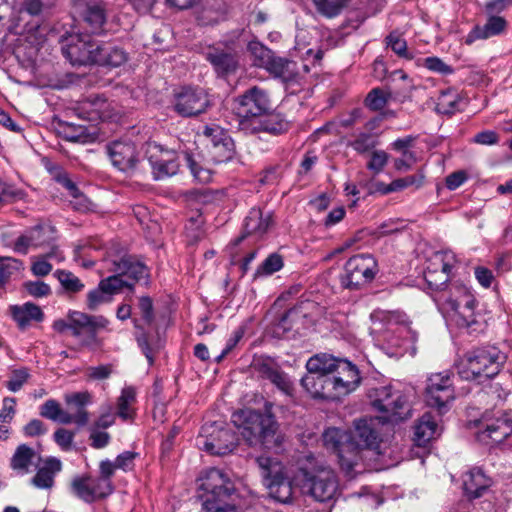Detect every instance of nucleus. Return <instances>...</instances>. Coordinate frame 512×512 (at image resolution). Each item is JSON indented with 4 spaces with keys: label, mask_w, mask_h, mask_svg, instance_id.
I'll return each mask as SVG.
<instances>
[{
    "label": "nucleus",
    "mask_w": 512,
    "mask_h": 512,
    "mask_svg": "<svg viewBox=\"0 0 512 512\" xmlns=\"http://www.w3.org/2000/svg\"><path fill=\"white\" fill-rule=\"evenodd\" d=\"M141 156L149 161L155 180L176 175L180 167L179 160L181 156L196 180L206 183L211 177L209 170L200 165L198 155L194 153L178 152L174 149L165 148L156 142L148 141L141 146L136 157H130V169L140 162Z\"/></svg>",
    "instance_id": "nucleus-1"
},
{
    "label": "nucleus",
    "mask_w": 512,
    "mask_h": 512,
    "mask_svg": "<svg viewBox=\"0 0 512 512\" xmlns=\"http://www.w3.org/2000/svg\"><path fill=\"white\" fill-rule=\"evenodd\" d=\"M507 361V354L495 345L473 348L456 362L459 376L466 381L484 383L496 377Z\"/></svg>",
    "instance_id": "nucleus-2"
},
{
    "label": "nucleus",
    "mask_w": 512,
    "mask_h": 512,
    "mask_svg": "<svg viewBox=\"0 0 512 512\" xmlns=\"http://www.w3.org/2000/svg\"><path fill=\"white\" fill-rule=\"evenodd\" d=\"M266 405L267 413L246 409L234 413L233 422L241 429L240 433L250 446H260L265 449L278 448L281 437L277 433L278 425Z\"/></svg>",
    "instance_id": "nucleus-3"
},
{
    "label": "nucleus",
    "mask_w": 512,
    "mask_h": 512,
    "mask_svg": "<svg viewBox=\"0 0 512 512\" xmlns=\"http://www.w3.org/2000/svg\"><path fill=\"white\" fill-rule=\"evenodd\" d=\"M432 297L439 310L450 316L459 327L470 328L476 324V299L463 283L449 282Z\"/></svg>",
    "instance_id": "nucleus-4"
},
{
    "label": "nucleus",
    "mask_w": 512,
    "mask_h": 512,
    "mask_svg": "<svg viewBox=\"0 0 512 512\" xmlns=\"http://www.w3.org/2000/svg\"><path fill=\"white\" fill-rule=\"evenodd\" d=\"M297 477L302 491L318 502H330L339 492L335 472L313 455L307 456L306 464L299 468Z\"/></svg>",
    "instance_id": "nucleus-5"
},
{
    "label": "nucleus",
    "mask_w": 512,
    "mask_h": 512,
    "mask_svg": "<svg viewBox=\"0 0 512 512\" xmlns=\"http://www.w3.org/2000/svg\"><path fill=\"white\" fill-rule=\"evenodd\" d=\"M371 406L379 413L382 424H397L411 417L406 394L391 385L370 388L367 392Z\"/></svg>",
    "instance_id": "nucleus-6"
},
{
    "label": "nucleus",
    "mask_w": 512,
    "mask_h": 512,
    "mask_svg": "<svg viewBox=\"0 0 512 512\" xmlns=\"http://www.w3.org/2000/svg\"><path fill=\"white\" fill-rule=\"evenodd\" d=\"M91 394L87 391L66 394V404L75 412L69 413L62 409L60 403L55 399L46 400L39 408L41 417L58 422L64 425L76 424L79 427L85 426L89 421V413L86 406L91 403Z\"/></svg>",
    "instance_id": "nucleus-7"
},
{
    "label": "nucleus",
    "mask_w": 512,
    "mask_h": 512,
    "mask_svg": "<svg viewBox=\"0 0 512 512\" xmlns=\"http://www.w3.org/2000/svg\"><path fill=\"white\" fill-rule=\"evenodd\" d=\"M200 497L203 501V509L215 508V506H229L236 492L234 483L229 476L217 468L205 470L198 478Z\"/></svg>",
    "instance_id": "nucleus-8"
},
{
    "label": "nucleus",
    "mask_w": 512,
    "mask_h": 512,
    "mask_svg": "<svg viewBox=\"0 0 512 512\" xmlns=\"http://www.w3.org/2000/svg\"><path fill=\"white\" fill-rule=\"evenodd\" d=\"M108 269L114 274L102 279L98 286L87 293L86 305L90 311L97 310L101 305L110 303L112 297L128 286V260L123 255L108 261Z\"/></svg>",
    "instance_id": "nucleus-9"
},
{
    "label": "nucleus",
    "mask_w": 512,
    "mask_h": 512,
    "mask_svg": "<svg viewBox=\"0 0 512 512\" xmlns=\"http://www.w3.org/2000/svg\"><path fill=\"white\" fill-rule=\"evenodd\" d=\"M108 319L102 315H89L79 311H72L66 320H56L53 328L59 333L70 332L73 336L82 338V344L89 347H98L97 332L105 329Z\"/></svg>",
    "instance_id": "nucleus-10"
},
{
    "label": "nucleus",
    "mask_w": 512,
    "mask_h": 512,
    "mask_svg": "<svg viewBox=\"0 0 512 512\" xmlns=\"http://www.w3.org/2000/svg\"><path fill=\"white\" fill-rule=\"evenodd\" d=\"M130 318H132L134 324V336L137 345L147 358L149 365H152L154 358L150 335L155 320L153 299L148 295L136 297L133 305H130Z\"/></svg>",
    "instance_id": "nucleus-11"
},
{
    "label": "nucleus",
    "mask_w": 512,
    "mask_h": 512,
    "mask_svg": "<svg viewBox=\"0 0 512 512\" xmlns=\"http://www.w3.org/2000/svg\"><path fill=\"white\" fill-rule=\"evenodd\" d=\"M373 323L372 331L378 334V339L383 341L387 348L407 350L406 337L409 336L412 342L417 340V333L409 327L399 326L392 320L391 315L384 311H374L371 313Z\"/></svg>",
    "instance_id": "nucleus-12"
},
{
    "label": "nucleus",
    "mask_w": 512,
    "mask_h": 512,
    "mask_svg": "<svg viewBox=\"0 0 512 512\" xmlns=\"http://www.w3.org/2000/svg\"><path fill=\"white\" fill-rule=\"evenodd\" d=\"M378 271V264L373 255L357 254L346 261L340 283L346 289L357 290L370 283Z\"/></svg>",
    "instance_id": "nucleus-13"
},
{
    "label": "nucleus",
    "mask_w": 512,
    "mask_h": 512,
    "mask_svg": "<svg viewBox=\"0 0 512 512\" xmlns=\"http://www.w3.org/2000/svg\"><path fill=\"white\" fill-rule=\"evenodd\" d=\"M62 53L74 66L97 64L101 61V46L87 34L70 35L63 41Z\"/></svg>",
    "instance_id": "nucleus-14"
},
{
    "label": "nucleus",
    "mask_w": 512,
    "mask_h": 512,
    "mask_svg": "<svg viewBox=\"0 0 512 512\" xmlns=\"http://www.w3.org/2000/svg\"><path fill=\"white\" fill-rule=\"evenodd\" d=\"M197 442L202 450L223 456L231 453L237 446L238 437L230 428L222 425H205Z\"/></svg>",
    "instance_id": "nucleus-15"
},
{
    "label": "nucleus",
    "mask_w": 512,
    "mask_h": 512,
    "mask_svg": "<svg viewBox=\"0 0 512 512\" xmlns=\"http://www.w3.org/2000/svg\"><path fill=\"white\" fill-rule=\"evenodd\" d=\"M270 108V100L265 90L253 86L234 100L233 111L238 117V129L245 120L260 118Z\"/></svg>",
    "instance_id": "nucleus-16"
},
{
    "label": "nucleus",
    "mask_w": 512,
    "mask_h": 512,
    "mask_svg": "<svg viewBox=\"0 0 512 512\" xmlns=\"http://www.w3.org/2000/svg\"><path fill=\"white\" fill-rule=\"evenodd\" d=\"M325 445L337 452L341 469L348 477H353L355 467L359 464L361 457L354 443L348 442L350 436L337 428H329L323 434Z\"/></svg>",
    "instance_id": "nucleus-17"
},
{
    "label": "nucleus",
    "mask_w": 512,
    "mask_h": 512,
    "mask_svg": "<svg viewBox=\"0 0 512 512\" xmlns=\"http://www.w3.org/2000/svg\"><path fill=\"white\" fill-rule=\"evenodd\" d=\"M512 434V420L502 411H497L490 416H483L482 426L477 432V440L488 446L502 443Z\"/></svg>",
    "instance_id": "nucleus-18"
},
{
    "label": "nucleus",
    "mask_w": 512,
    "mask_h": 512,
    "mask_svg": "<svg viewBox=\"0 0 512 512\" xmlns=\"http://www.w3.org/2000/svg\"><path fill=\"white\" fill-rule=\"evenodd\" d=\"M210 105L209 95L199 87H183L174 95L173 108L182 117L198 116Z\"/></svg>",
    "instance_id": "nucleus-19"
},
{
    "label": "nucleus",
    "mask_w": 512,
    "mask_h": 512,
    "mask_svg": "<svg viewBox=\"0 0 512 512\" xmlns=\"http://www.w3.org/2000/svg\"><path fill=\"white\" fill-rule=\"evenodd\" d=\"M425 392L426 403L443 413L446 406L455 398L451 373L444 371L431 374L427 379Z\"/></svg>",
    "instance_id": "nucleus-20"
},
{
    "label": "nucleus",
    "mask_w": 512,
    "mask_h": 512,
    "mask_svg": "<svg viewBox=\"0 0 512 512\" xmlns=\"http://www.w3.org/2000/svg\"><path fill=\"white\" fill-rule=\"evenodd\" d=\"M71 492L86 503L105 498L112 493V485L105 479L91 476H77L71 482Z\"/></svg>",
    "instance_id": "nucleus-21"
},
{
    "label": "nucleus",
    "mask_w": 512,
    "mask_h": 512,
    "mask_svg": "<svg viewBox=\"0 0 512 512\" xmlns=\"http://www.w3.org/2000/svg\"><path fill=\"white\" fill-rule=\"evenodd\" d=\"M290 123L279 113L263 114L254 120H245L241 124V131L246 134L268 133L273 136L286 133Z\"/></svg>",
    "instance_id": "nucleus-22"
},
{
    "label": "nucleus",
    "mask_w": 512,
    "mask_h": 512,
    "mask_svg": "<svg viewBox=\"0 0 512 512\" xmlns=\"http://www.w3.org/2000/svg\"><path fill=\"white\" fill-rule=\"evenodd\" d=\"M339 398L353 392L360 384L361 377L355 364L347 359H340L334 372L331 374Z\"/></svg>",
    "instance_id": "nucleus-23"
},
{
    "label": "nucleus",
    "mask_w": 512,
    "mask_h": 512,
    "mask_svg": "<svg viewBox=\"0 0 512 512\" xmlns=\"http://www.w3.org/2000/svg\"><path fill=\"white\" fill-rule=\"evenodd\" d=\"M301 385L315 399H340L329 375L308 372L302 377Z\"/></svg>",
    "instance_id": "nucleus-24"
},
{
    "label": "nucleus",
    "mask_w": 512,
    "mask_h": 512,
    "mask_svg": "<svg viewBox=\"0 0 512 512\" xmlns=\"http://www.w3.org/2000/svg\"><path fill=\"white\" fill-rule=\"evenodd\" d=\"M508 27V22L504 17L491 15L487 18L484 25H475L465 37L467 45L473 44L477 40H486L491 37L503 34Z\"/></svg>",
    "instance_id": "nucleus-25"
},
{
    "label": "nucleus",
    "mask_w": 512,
    "mask_h": 512,
    "mask_svg": "<svg viewBox=\"0 0 512 512\" xmlns=\"http://www.w3.org/2000/svg\"><path fill=\"white\" fill-rule=\"evenodd\" d=\"M258 371L263 378L268 379L286 396H294L295 389L292 380L289 375L282 371L275 363L272 361H264L259 364Z\"/></svg>",
    "instance_id": "nucleus-26"
},
{
    "label": "nucleus",
    "mask_w": 512,
    "mask_h": 512,
    "mask_svg": "<svg viewBox=\"0 0 512 512\" xmlns=\"http://www.w3.org/2000/svg\"><path fill=\"white\" fill-rule=\"evenodd\" d=\"M273 223L272 212H264L260 208L253 207L244 220V234L245 236L253 235L261 238L268 232Z\"/></svg>",
    "instance_id": "nucleus-27"
},
{
    "label": "nucleus",
    "mask_w": 512,
    "mask_h": 512,
    "mask_svg": "<svg viewBox=\"0 0 512 512\" xmlns=\"http://www.w3.org/2000/svg\"><path fill=\"white\" fill-rule=\"evenodd\" d=\"M61 469V461L55 457H49L44 461V465L37 470L31 479V484L38 489H51L54 486V477Z\"/></svg>",
    "instance_id": "nucleus-28"
},
{
    "label": "nucleus",
    "mask_w": 512,
    "mask_h": 512,
    "mask_svg": "<svg viewBox=\"0 0 512 512\" xmlns=\"http://www.w3.org/2000/svg\"><path fill=\"white\" fill-rule=\"evenodd\" d=\"M491 485V480L479 468H473L463 476V489L470 498H478Z\"/></svg>",
    "instance_id": "nucleus-29"
},
{
    "label": "nucleus",
    "mask_w": 512,
    "mask_h": 512,
    "mask_svg": "<svg viewBox=\"0 0 512 512\" xmlns=\"http://www.w3.org/2000/svg\"><path fill=\"white\" fill-rule=\"evenodd\" d=\"M206 59L212 64L219 75H227L236 71L238 67L237 56L221 49H212L206 54Z\"/></svg>",
    "instance_id": "nucleus-30"
},
{
    "label": "nucleus",
    "mask_w": 512,
    "mask_h": 512,
    "mask_svg": "<svg viewBox=\"0 0 512 512\" xmlns=\"http://www.w3.org/2000/svg\"><path fill=\"white\" fill-rule=\"evenodd\" d=\"M353 439L356 442L354 447L357 448L360 457V447L371 448L377 445L379 441V435L378 432L372 427V420H356Z\"/></svg>",
    "instance_id": "nucleus-31"
},
{
    "label": "nucleus",
    "mask_w": 512,
    "mask_h": 512,
    "mask_svg": "<svg viewBox=\"0 0 512 512\" xmlns=\"http://www.w3.org/2000/svg\"><path fill=\"white\" fill-rule=\"evenodd\" d=\"M270 74L276 78H280L284 82L294 81L298 76L297 63L275 55L265 68Z\"/></svg>",
    "instance_id": "nucleus-32"
},
{
    "label": "nucleus",
    "mask_w": 512,
    "mask_h": 512,
    "mask_svg": "<svg viewBox=\"0 0 512 512\" xmlns=\"http://www.w3.org/2000/svg\"><path fill=\"white\" fill-rule=\"evenodd\" d=\"M269 494L275 500L281 503H288L292 498V485L290 481L283 476L282 473L273 474V478L265 482Z\"/></svg>",
    "instance_id": "nucleus-33"
},
{
    "label": "nucleus",
    "mask_w": 512,
    "mask_h": 512,
    "mask_svg": "<svg viewBox=\"0 0 512 512\" xmlns=\"http://www.w3.org/2000/svg\"><path fill=\"white\" fill-rule=\"evenodd\" d=\"M47 232H52V228L37 227L31 230L29 235L20 236L14 244V251L20 254H27L30 246L39 247L49 244L48 240L42 238Z\"/></svg>",
    "instance_id": "nucleus-34"
},
{
    "label": "nucleus",
    "mask_w": 512,
    "mask_h": 512,
    "mask_svg": "<svg viewBox=\"0 0 512 512\" xmlns=\"http://www.w3.org/2000/svg\"><path fill=\"white\" fill-rule=\"evenodd\" d=\"M55 0H23L18 9V18L16 26L23 20V15L28 14L32 17H45L49 15L54 7Z\"/></svg>",
    "instance_id": "nucleus-35"
},
{
    "label": "nucleus",
    "mask_w": 512,
    "mask_h": 512,
    "mask_svg": "<svg viewBox=\"0 0 512 512\" xmlns=\"http://www.w3.org/2000/svg\"><path fill=\"white\" fill-rule=\"evenodd\" d=\"M437 433V423L430 413H425L415 425L414 441L425 446Z\"/></svg>",
    "instance_id": "nucleus-36"
},
{
    "label": "nucleus",
    "mask_w": 512,
    "mask_h": 512,
    "mask_svg": "<svg viewBox=\"0 0 512 512\" xmlns=\"http://www.w3.org/2000/svg\"><path fill=\"white\" fill-rule=\"evenodd\" d=\"M340 359L326 353L316 354L308 359L306 369L309 373L331 376Z\"/></svg>",
    "instance_id": "nucleus-37"
},
{
    "label": "nucleus",
    "mask_w": 512,
    "mask_h": 512,
    "mask_svg": "<svg viewBox=\"0 0 512 512\" xmlns=\"http://www.w3.org/2000/svg\"><path fill=\"white\" fill-rule=\"evenodd\" d=\"M135 284L145 288L149 287L151 271L142 260L130 257V294L135 293Z\"/></svg>",
    "instance_id": "nucleus-38"
},
{
    "label": "nucleus",
    "mask_w": 512,
    "mask_h": 512,
    "mask_svg": "<svg viewBox=\"0 0 512 512\" xmlns=\"http://www.w3.org/2000/svg\"><path fill=\"white\" fill-rule=\"evenodd\" d=\"M106 149L112 165L119 171L125 172L128 169L127 140H114L106 146Z\"/></svg>",
    "instance_id": "nucleus-39"
},
{
    "label": "nucleus",
    "mask_w": 512,
    "mask_h": 512,
    "mask_svg": "<svg viewBox=\"0 0 512 512\" xmlns=\"http://www.w3.org/2000/svg\"><path fill=\"white\" fill-rule=\"evenodd\" d=\"M456 263V257L451 251H437L428 259L424 272L441 271L451 274Z\"/></svg>",
    "instance_id": "nucleus-40"
},
{
    "label": "nucleus",
    "mask_w": 512,
    "mask_h": 512,
    "mask_svg": "<svg viewBox=\"0 0 512 512\" xmlns=\"http://www.w3.org/2000/svg\"><path fill=\"white\" fill-rule=\"evenodd\" d=\"M12 316L20 327H26L30 321L40 322L44 318V314L39 306L27 302L22 306L12 307Z\"/></svg>",
    "instance_id": "nucleus-41"
},
{
    "label": "nucleus",
    "mask_w": 512,
    "mask_h": 512,
    "mask_svg": "<svg viewBox=\"0 0 512 512\" xmlns=\"http://www.w3.org/2000/svg\"><path fill=\"white\" fill-rule=\"evenodd\" d=\"M86 24L89 33L100 35L107 31L106 15L103 6H99L92 10L80 14Z\"/></svg>",
    "instance_id": "nucleus-42"
},
{
    "label": "nucleus",
    "mask_w": 512,
    "mask_h": 512,
    "mask_svg": "<svg viewBox=\"0 0 512 512\" xmlns=\"http://www.w3.org/2000/svg\"><path fill=\"white\" fill-rule=\"evenodd\" d=\"M34 456L33 448L27 444H20L10 459V467L21 474H25L28 472Z\"/></svg>",
    "instance_id": "nucleus-43"
},
{
    "label": "nucleus",
    "mask_w": 512,
    "mask_h": 512,
    "mask_svg": "<svg viewBox=\"0 0 512 512\" xmlns=\"http://www.w3.org/2000/svg\"><path fill=\"white\" fill-rule=\"evenodd\" d=\"M247 50L253 59V64L264 69L267 67L274 56L272 50L257 40L250 41L248 43Z\"/></svg>",
    "instance_id": "nucleus-44"
},
{
    "label": "nucleus",
    "mask_w": 512,
    "mask_h": 512,
    "mask_svg": "<svg viewBox=\"0 0 512 512\" xmlns=\"http://www.w3.org/2000/svg\"><path fill=\"white\" fill-rule=\"evenodd\" d=\"M235 144L233 139L216 146H210L209 154L215 164L226 163L235 156Z\"/></svg>",
    "instance_id": "nucleus-45"
},
{
    "label": "nucleus",
    "mask_w": 512,
    "mask_h": 512,
    "mask_svg": "<svg viewBox=\"0 0 512 512\" xmlns=\"http://www.w3.org/2000/svg\"><path fill=\"white\" fill-rule=\"evenodd\" d=\"M22 269V262L9 256H0V287H5L12 276Z\"/></svg>",
    "instance_id": "nucleus-46"
},
{
    "label": "nucleus",
    "mask_w": 512,
    "mask_h": 512,
    "mask_svg": "<svg viewBox=\"0 0 512 512\" xmlns=\"http://www.w3.org/2000/svg\"><path fill=\"white\" fill-rule=\"evenodd\" d=\"M391 99V93L380 87L373 88L367 94L364 104L371 111L377 112L382 110Z\"/></svg>",
    "instance_id": "nucleus-47"
},
{
    "label": "nucleus",
    "mask_w": 512,
    "mask_h": 512,
    "mask_svg": "<svg viewBox=\"0 0 512 512\" xmlns=\"http://www.w3.org/2000/svg\"><path fill=\"white\" fill-rule=\"evenodd\" d=\"M54 277L67 293H78L85 287L84 283L68 270L58 269L54 272Z\"/></svg>",
    "instance_id": "nucleus-48"
},
{
    "label": "nucleus",
    "mask_w": 512,
    "mask_h": 512,
    "mask_svg": "<svg viewBox=\"0 0 512 512\" xmlns=\"http://www.w3.org/2000/svg\"><path fill=\"white\" fill-rule=\"evenodd\" d=\"M317 12L326 18L338 16L347 0H312Z\"/></svg>",
    "instance_id": "nucleus-49"
},
{
    "label": "nucleus",
    "mask_w": 512,
    "mask_h": 512,
    "mask_svg": "<svg viewBox=\"0 0 512 512\" xmlns=\"http://www.w3.org/2000/svg\"><path fill=\"white\" fill-rule=\"evenodd\" d=\"M376 136L368 132H360L355 138L347 143L356 152L363 154L377 146Z\"/></svg>",
    "instance_id": "nucleus-50"
},
{
    "label": "nucleus",
    "mask_w": 512,
    "mask_h": 512,
    "mask_svg": "<svg viewBox=\"0 0 512 512\" xmlns=\"http://www.w3.org/2000/svg\"><path fill=\"white\" fill-rule=\"evenodd\" d=\"M458 95L452 91H444L440 94L436 103V111L440 114L450 115L456 111Z\"/></svg>",
    "instance_id": "nucleus-51"
},
{
    "label": "nucleus",
    "mask_w": 512,
    "mask_h": 512,
    "mask_svg": "<svg viewBox=\"0 0 512 512\" xmlns=\"http://www.w3.org/2000/svg\"><path fill=\"white\" fill-rule=\"evenodd\" d=\"M255 461L261 471L264 483L272 479L273 474L278 475L282 473L279 463L270 457L260 456L257 457Z\"/></svg>",
    "instance_id": "nucleus-52"
},
{
    "label": "nucleus",
    "mask_w": 512,
    "mask_h": 512,
    "mask_svg": "<svg viewBox=\"0 0 512 512\" xmlns=\"http://www.w3.org/2000/svg\"><path fill=\"white\" fill-rule=\"evenodd\" d=\"M101 58L97 64L118 67L126 61L127 56L123 49L113 48L108 51L107 48L101 47Z\"/></svg>",
    "instance_id": "nucleus-53"
},
{
    "label": "nucleus",
    "mask_w": 512,
    "mask_h": 512,
    "mask_svg": "<svg viewBox=\"0 0 512 512\" xmlns=\"http://www.w3.org/2000/svg\"><path fill=\"white\" fill-rule=\"evenodd\" d=\"M283 267V258L277 253L269 255L256 270V276H268Z\"/></svg>",
    "instance_id": "nucleus-54"
},
{
    "label": "nucleus",
    "mask_w": 512,
    "mask_h": 512,
    "mask_svg": "<svg viewBox=\"0 0 512 512\" xmlns=\"http://www.w3.org/2000/svg\"><path fill=\"white\" fill-rule=\"evenodd\" d=\"M128 459V452L122 453L120 456L116 458L114 462L109 460L102 461L100 463V476L98 479H105L108 483L110 482V477L113 475L114 470L116 468H123L125 465V461Z\"/></svg>",
    "instance_id": "nucleus-55"
},
{
    "label": "nucleus",
    "mask_w": 512,
    "mask_h": 512,
    "mask_svg": "<svg viewBox=\"0 0 512 512\" xmlns=\"http://www.w3.org/2000/svg\"><path fill=\"white\" fill-rule=\"evenodd\" d=\"M387 46H389L394 53H396L399 57L405 59H412L413 56L407 50V42L404 38L398 35L395 32L390 33L386 37Z\"/></svg>",
    "instance_id": "nucleus-56"
},
{
    "label": "nucleus",
    "mask_w": 512,
    "mask_h": 512,
    "mask_svg": "<svg viewBox=\"0 0 512 512\" xmlns=\"http://www.w3.org/2000/svg\"><path fill=\"white\" fill-rule=\"evenodd\" d=\"M30 378L29 369L22 367L12 371L9 380L6 382V387L11 392L19 391L23 385Z\"/></svg>",
    "instance_id": "nucleus-57"
},
{
    "label": "nucleus",
    "mask_w": 512,
    "mask_h": 512,
    "mask_svg": "<svg viewBox=\"0 0 512 512\" xmlns=\"http://www.w3.org/2000/svg\"><path fill=\"white\" fill-rule=\"evenodd\" d=\"M24 196L25 192L23 190L18 189L13 185L0 182V205L22 200Z\"/></svg>",
    "instance_id": "nucleus-58"
},
{
    "label": "nucleus",
    "mask_w": 512,
    "mask_h": 512,
    "mask_svg": "<svg viewBox=\"0 0 512 512\" xmlns=\"http://www.w3.org/2000/svg\"><path fill=\"white\" fill-rule=\"evenodd\" d=\"M424 279L434 294L439 290H443V288L448 285L450 275L441 271L435 273L424 272Z\"/></svg>",
    "instance_id": "nucleus-59"
},
{
    "label": "nucleus",
    "mask_w": 512,
    "mask_h": 512,
    "mask_svg": "<svg viewBox=\"0 0 512 512\" xmlns=\"http://www.w3.org/2000/svg\"><path fill=\"white\" fill-rule=\"evenodd\" d=\"M203 135L207 137L211 146L219 145L228 140H232L230 135L220 126L212 125L206 126L203 130Z\"/></svg>",
    "instance_id": "nucleus-60"
},
{
    "label": "nucleus",
    "mask_w": 512,
    "mask_h": 512,
    "mask_svg": "<svg viewBox=\"0 0 512 512\" xmlns=\"http://www.w3.org/2000/svg\"><path fill=\"white\" fill-rule=\"evenodd\" d=\"M23 287L30 296L35 298L47 297L51 294L50 286L40 280L27 281L23 284Z\"/></svg>",
    "instance_id": "nucleus-61"
},
{
    "label": "nucleus",
    "mask_w": 512,
    "mask_h": 512,
    "mask_svg": "<svg viewBox=\"0 0 512 512\" xmlns=\"http://www.w3.org/2000/svg\"><path fill=\"white\" fill-rule=\"evenodd\" d=\"M389 156L384 150H375L371 154L370 161L367 168L373 171L374 174H379L383 171L388 162Z\"/></svg>",
    "instance_id": "nucleus-62"
},
{
    "label": "nucleus",
    "mask_w": 512,
    "mask_h": 512,
    "mask_svg": "<svg viewBox=\"0 0 512 512\" xmlns=\"http://www.w3.org/2000/svg\"><path fill=\"white\" fill-rule=\"evenodd\" d=\"M74 437L75 433L65 428H58L53 435L55 443L64 451L72 448Z\"/></svg>",
    "instance_id": "nucleus-63"
},
{
    "label": "nucleus",
    "mask_w": 512,
    "mask_h": 512,
    "mask_svg": "<svg viewBox=\"0 0 512 512\" xmlns=\"http://www.w3.org/2000/svg\"><path fill=\"white\" fill-rule=\"evenodd\" d=\"M424 66L430 71L437 72L442 75H450L454 72L450 65H447L438 57H427L424 60Z\"/></svg>",
    "instance_id": "nucleus-64"
}]
</instances>
